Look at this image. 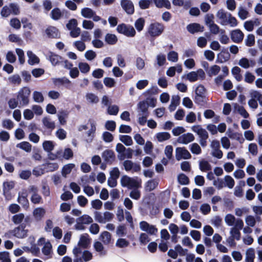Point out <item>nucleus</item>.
<instances>
[{
    "label": "nucleus",
    "instance_id": "f257e3e1",
    "mask_svg": "<svg viewBox=\"0 0 262 262\" xmlns=\"http://www.w3.org/2000/svg\"><path fill=\"white\" fill-rule=\"evenodd\" d=\"M165 26L162 23L155 22L151 23L147 29V33L151 37H156L161 35L164 32Z\"/></svg>",
    "mask_w": 262,
    "mask_h": 262
},
{
    "label": "nucleus",
    "instance_id": "f03ea898",
    "mask_svg": "<svg viewBox=\"0 0 262 262\" xmlns=\"http://www.w3.org/2000/svg\"><path fill=\"white\" fill-rule=\"evenodd\" d=\"M117 31L118 33L127 37H134L136 35V31L134 27L132 26L127 25L124 23L118 25Z\"/></svg>",
    "mask_w": 262,
    "mask_h": 262
},
{
    "label": "nucleus",
    "instance_id": "7ed1b4c3",
    "mask_svg": "<svg viewBox=\"0 0 262 262\" xmlns=\"http://www.w3.org/2000/svg\"><path fill=\"white\" fill-rule=\"evenodd\" d=\"M120 182L121 186L124 187L138 188L140 187V183L139 182L126 175L122 177Z\"/></svg>",
    "mask_w": 262,
    "mask_h": 262
},
{
    "label": "nucleus",
    "instance_id": "20e7f679",
    "mask_svg": "<svg viewBox=\"0 0 262 262\" xmlns=\"http://www.w3.org/2000/svg\"><path fill=\"white\" fill-rule=\"evenodd\" d=\"M31 91L28 87H23L18 93L17 99L23 105H26L29 103V97L30 95Z\"/></svg>",
    "mask_w": 262,
    "mask_h": 262
},
{
    "label": "nucleus",
    "instance_id": "39448f33",
    "mask_svg": "<svg viewBox=\"0 0 262 262\" xmlns=\"http://www.w3.org/2000/svg\"><path fill=\"white\" fill-rule=\"evenodd\" d=\"M176 158L177 160L182 159H189L191 156L185 147H177L176 150Z\"/></svg>",
    "mask_w": 262,
    "mask_h": 262
},
{
    "label": "nucleus",
    "instance_id": "423d86ee",
    "mask_svg": "<svg viewBox=\"0 0 262 262\" xmlns=\"http://www.w3.org/2000/svg\"><path fill=\"white\" fill-rule=\"evenodd\" d=\"M45 33L49 38L58 39L60 38V33L55 27L50 26L45 30Z\"/></svg>",
    "mask_w": 262,
    "mask_h": 262
},
{
    "label": "nucleus",
    "instance_id": "0eeeda50",
    "mask_svg": "<svg viewBox=\"0 0 262 262\" xmlns=\"http://www.w3.org/2000/svg\"><path fill=\"white\" fill-rule=\"evenodd\" d=\"M121 6L128 14H133L135 12L134 4L129 0H121Z\"/></svg>",
    "mask_w": 262,
    "mask_h": 262
},
{
    "label": "nucleus",
    "instance_id": "6e6552de",
    "mask_svg": "<svg viewBox=\"0 0 262 262\" xmlns=\"http://www.w3.org/2000/svg\"><path fill=\"white\" fill-rule=\"evenodd\" d=\"M230 35L232 40L237 43H241L244 37V33L239 29L232 31Z\"/></svg>",
    "mask_w": 262,
    "mask_h": 262
},
{
    "label": "nucleus",
    "instance_id": "1a4fd4ad",
    "mask_svg": "<svg viewBox=\"0 0 262 262\" xmlns=\"http://www.w3.org/2000/svg\"><path fill=\"white\" fill-rule=\"evenodd\" d=\"M28 230H23L19 228L15 227L14 229L9 230L8 233L18 238H24L28 236Z\"/></svg>",
    "mask_w": 262,
    "mask_h": 262
},
{
    "label": "nucleus",
    "instance_id": "9d476101",
    "mask_svg": "<svg viewBox=\"0 0 262 262\" xmlns=\"http://www.w3.org/2000/svg\"><path fill=\"white\" fill-rule=\"evenodd\" d=\"M230 58V54L227 49H223L221 52L217 54L216 62L223 63L228 61Z\"/></svg>",
    "mask_w": 262,
    "mask_h": 262
},
{
    "label": "nucleus",
    "instance_id": "9b49d317",
    "mask_svg": "<svg viewBox=\"0 0 262 262\" xmlns=\"http://www.w3.org/2000/svg\"><path fill=\"white\" fill-rule=\"evenodd\" d=\"M104 161L108 164H112L115 160L116 156L114 152L112 150H106L102 154Z\"/></svg>",
    "mask_w": 262,
    "mask_h": 262
},
{
    "label": "nucleus",
    "instance_id": "f8f14e48",
    "mask_svg": "<svg viewBox=\"0 0 262 262\" xmlns=\"http://www.w3.org/2000/svg\"><path fill=\"white\" fill-rule=\"evenodd\" d=\"M188 31L191 33L194 34L195 33L204 31V27L198 23L190 24L187 26Z\"/></svg>",
    "mask_w": 262,
    "mask_h": 262
},
{
    "label": "nucleus",
    "instance_id": "ddd939ff",
    "mask_svg": "<svg viewBox=\"0 0 262 262\" xmlns=\"http://www.w3.org/2000/svg\"><path fill=\"white\" fill-rule=\"evenodd\" d=\"M194 140V137L191 133H187L182 135L178 139V142L180 143L187 144Z\"/></svg>",
    "mask_w": 262,
    "mask_h": 262
},
{
    "label": "nucleus",
    "instance_id": "4468645a",
    "mask_svg": "<svg viewBox=\"0 0 262 262\" xmlns=\"http://www.w3.org/2000/svg\"><path fill=\"white\" fill-rule=\"evenodd\" d=\"M48 59L50 60L53 66L59 64L62 61V57L52 52H49V55Z\"/></svg>",
    "mask_w": 262,
    "mask_h": 262
},
{
    "label": "nucleus",
    "instance_id": "2eb2a0df",
    "mask_svg": "<svg viewBox=\"0 0 262 262\" xmlns=\"http://www.w3.org/2000/svg\"><path fill=\"white\" fill-rule=\"evenodd\" d=\"M89 235L88 233L82 234L80 236L79 241L78 242V246L83 248L86 249L90 244V239L89 238Z\"/></svg>",
    "mask_w": 262,
    "mask_h": 262
},
{
    "label": "nucleus",
    "instance_id": "dca6fc26",
    "mask_svg": "<svg viewBox=\"0 0 262 262\" xmlns=\"http://www.w3.org/2000/svg\"><path fill=\"white\" fill-rule=\"evenodd\" d=\"M138 109L139 112H141V114H146V116H149V113L148 111V103L147 101H141L138 103Z\"/></svg>",
    "mask_w": 262,
    "mask_h": 262
},
{
    "label": "nucleus",
    "instance_id": "f3484780",
    "mask_svg": "<svg viewBox=\"0 0 262 262\" xmlns=\"http://www.w3.org/2000/svg\"><path fill=\"white\" fill-rule=\"evenodd\" d=\"M112 235L111 233L106 231H103L100 235L99 239L101 241L104 245H108L111 242Z\"/></svg>",
    "mask_w": 262,
    "mask_h": 262
},
{
    "label": "nucleus",
    "instance_id": "a211bd4d",
    "mask_svg": "<svg viewBox=\"0 0 262 262\" xmlns=\"http://www.w3.org/2000/svg\"><path fill=\"white\" fill-rule=\"evenodd\" d=\"M33 214L36 220L40 221L45 216L46 210L42 207H38L33 210Z\"/></svg>",
    "mask_w": 262,
    "mask_h": 262
},
{
    "label": "nucleus",
    "instance_id": "6ab92c4d",
    "mask_svg": "<svg viewBox=\"0 0 262 262\" xmlns=\"http://www.w3.org/2000/svg\"><path fill=\"white\" fill-rule=\"evenodd\" d=\"M208 98L206 95H195L194 98V102L201 106H205L207 102Z\"/></svg>",
    "mask_w": 262,
    "mask_h": 262
},
{
    "label": "nucleus",
    "instance_id": "aec40b11",
    "mask_svg": "<svg viewBox=\"0 0 262 262\" xmlns=\"http://www.w3.org/2000/svg\"><path fill=\"white\" fill-rule=\"evenodd\" d=\"M69 115V112L66 110H60L58 112V118L59 121L61 125L66 124V118H68Z\"/></svg>",
    "mask_w": 262,
    "mask_h": 262
},
{
    "label": "nucleus",
    "instance_id": "412c9836",
    "mask_svg": "<svg viewBox=\"0 0 262 262\" xmlns=\"http://www.w3.org/2000/svg\"><path fill=\"white\" fill-rule=\"evenodd\" d=\"M17 201L23 206V207L25 208L29 207V203L27 199V194L26 192H23L21 195L19 194Z\"/></svg>",
    "mask_w": 262,
    "mask_h": 262
},
{
    "label": "nucleus",
    "instance_id": "4be33fe9",
    "mask_svg": "<svg viewBox=\"0 0 262 262\" xmlns=\"http://www.w3.org/2000/svg\"><path fill=\"white\" fill-rule=\"evenodd\" d=\"M216 16L221 20V24L225 25L227 22V14L223 9H220L218 11Z\"/></svg>",
    "mask_w": 262,
    "mask_h": 262
},
{
    "label": "nucleus",
    "instance_id": "5701e85b",
    "mask_svg": "<svg viewBox=\"0 0 262 262\" xmlns=\"http://www.w3.org/2000/svg\"><path fill=\"white\" fill-rule=\"evenodd\" d=\"M53 83L55 85L59 86L64 84H71L70 80L67 78L63 77L62 78H57L53 79Z\"/></svg>",
    "mask_w": 262,
    "mask_h": 262
},
{
    "label": "nucleus",
    "instance_id": "b1692460",
    "mask_svg": "<svg viewBox=\"0 0 262 262\" xmlns=\"http://www.w3.org/2000/svg\"><path fill=\"white\" fill-rule=\"evenodd\" d=\"M117 41L118 38L115 34L107 33L105 36V41L108 45H114Z\"/></svg>",
    "mask_w": 262,
    "mask_h": 262
},
{
    "label": "nucleus",
    "instance_id": "393cba45",
    "mask_svg": "<svg viewBox=\"0 0 262 262\" xmlns=\"http://www.w3.org/2000/svg\"><path fill=\"white\" fill-rule=\"evenodd\" d=\"M46 172H52L58 169L59 166L57 163H47L42 165Z\"/></svg>",
    "mask_w": 262,
    "mask_h": 262
},
{
    "label": "nucleus",
    "instance_id": "a878e982",
    "mask_svg": "<svg viewBox=\"0 0 262 262\" xmlns=\"http://www.w3.org/2000/svg\"><path fill=\"white\" fill-rule=\"evenodd\" d=\"M42 123L43 125L48 129H54L55 127V123L51 121L49 117H45L42 119Z\"/></svg>",
    "mask_w": 262,
    "mask_h": 262
},
{
    "label": "nucleus",
    "instance_id": "bb28decb",
    "mask_svg": "<svg viewBox=\"0 0 262 262\" xmlns=\"http://www.w3.org/2000/svg\"><path fill=\"white\" fill-rule=\"evenodd\" d=\"M27 54L29 56L28 63L29 64L34 65L39 62V58L31 51L28 52Z\"/></svg>",
    "mask_w": 262,
    "mask_h": 262
},
{
    "label": "nucleus",
    "instance_id": "cd10ccee",
    "mask_svg": "<svg viewBox=\"0 0 262 262\" xmlns=\"http://www.w3.org/2000/svg\"><path fill=\"white\" fill-rule=\"evenodd\" d=\"M116 151L120 154V155L118 156V159L120 160H123L125 159L124 151L126 150L125 147L121 143H118L116 145Z\"/></svg>",
    "mask_w": 262,
    "mask_h": 262
},
{
    "label": "nucleus",
    "instance_id": "c85d7f7f",
    "mask_svg": "<svg viewBox=\"0 0 262 262\" xmlns=\"http://www.w3.org/2000/svg\"><path fill=\"white\" fill-rule=\"evenodd\" d=\"M255 252L253 248H249L246 251V262H254Z\"/></svg>",
    "mask_w": 262,
    "mask_h": 262
},
{
    "label": "nucleus",
    "instance_id": "c756f323",
    "mask_svg": "<svg viewBox=\"0 0 262 262\" xmlns=\"http://www.w3.org/2000/svg\"><path fill=\"white\" fill-rule=\"evenodd\" d=\"M51 15L53 19L57 20L60 18L62 14L59 8H55L51 11Z\"/></svg>",
    "mask_w": 262,
    "mask_h": 262
},
{
    "label": "nucleus",
    "instance_id": "7c9ffc66",
    "mask_svg": "<svg viewBox=\"0 0 262 262\" xmlns=\"http://www.w3.org/2000/svg\"><path fill=\"white\" fill-rule=\"evenodd\" d=\"M158 186V183L155 181L154 180H150L148 181L145 186V189L146 191H151L155 189Z\"/></svg>",
    "mask_w": 262,
    "mask_h": 262
},
{
    "label": "nucleus",
    "instance_id": "2f4dec72",
    "mask_svg": "<svg viewBox=\"0 0 262 262\" xmlns=\"http://www.w3.org/2000/svg\"><path fill=\"white\" fill-rule=\"evenodd\" d=\"M178 181L181 185H188L190 183L189 178L184 173H180L178 175Z\"/></svg>",
    "mask_w": 262,
    "mask_h": 262
},
{
    "label": "nucleus",
    "instance_id": "473e14b6",
    "mask_svg": "<svg viewBox=\"0 0 262 262\" xmlns=\"http://www.w3.org/2000/svg\"><path fill=\"white\" fill-rule=\"evenodd\" d=\"M119 140L126 146H130L133 143L132 137L128 135H120Z\"/></svg>",
    "mask_w": 262,
    "mask_h": 262
},
{
    "label": "nucleus",
    "instance_id": "72a5a7b5",
    "mask_svg": "<svg viewBox=\"0 0 262 262\" xmlns=\"http://www.w3.org/2000/svg\"><path fill=\"white\" fill-rule=\"evenodd\" d=\"M227 134L229 138L232 139H236V140H239L242 135L241 134L234 132L233 130L231 128H229L227 130Z\"/></svg>",
    "mask_w": 262,
    "mask_h": 262
},
{
    "label": "nucleus",
    "instance_id": "f704fd0d",
    "mask_svg": "<svg viewBox=\"0 0 262 262\" xmlns=\"http://www.w3.org/2000/svg\"><path fill=\"white\" fill-rule=\"evenodd\" d=\"M145 25V20L142 17L137 19L135 23V26L138 31H141Z\"/></svg>",
    "mask_w": 262,
    "mask_h": 262
},
{
    "label": "nucleus",
    "instance_id": "c9c22d12",
    "mask_svg": "<svg viewBox=\"0 0 262 262\" xmlns=\"http://www.w3.org/2000/svg\"><path fill=\"white\" fill-rule=\"evenodd\" d=\"M95 14V12L89 8H84L81 10V15L85 18H92Z\"/></svg>",
    "mask_w": 262,
    "mask_h": 262
},
{
    "label": "nucleus",
    "instance_id": "e433bc0d",
    "mask_svg": "<svg viewBox=\"0 0 262 262\" xmlns=\"http://www.w3.org/2000/svg\"><path fill=\"white\" fill-rule=\"evenodd\" d=\"M199 168L202 171H206L211 170V166L208 161L202 160L200 162Z\"/></svg>",
    "mask_w": 262,
    "mask_h": 262
},
{
    "label": "nucleus",
    "instance_id": "4c0bfd02",
    "mask_svg": "<svg viewBox=\"0 0 262 262\" xmlns=\"http://www.w3.org/2000/svg\"><path fill=\"white\" fill-rule=\"evenodd\" d=\"M17 147L23 149L26 152H30L31 150L32 145L28 142L23 141L17 145Z\"/></svg>",
    "mask_w": 262,
    "mask_h": 262
},
{
    "label": "nucleus",
    "instance_id": "58836bf2",
    "mask_svg": "<svg viewBox=\"0 0 262 262\" xmlns=\"http://www.w3.org/2000/svg\"><path fill=\"white\" fill-rule=\"evenodd\" d=\"M24 219V214L23 213H20L13 215L12 217V221L14 224L17 225L23 222Z\"/></svg>",
    "mask_w": 262,
    "mask_h": 262
},
{
    "label": "nucleus",
    "instance_id": "ea45409f",
    "mask_svg": "<svg viewBox=\"0 0 262 262\" xmlns=\"http://www.w3.org/2000/svg\"><path fill=\"white\" fill-rule=\"evenodd\" d=\"M42 146L43 149L46 151L50 152V151H52L53 150L54 145L53 142L51 141H45L42 144Z\"/></svg>",
    "mask_w": 262,
    "mask_h": 262
},
{
    "label": "nucleus",
    "instance_id": "a19ab883",
    "mask_svg": "<svg viewBox=\"0 0 262 262\" xmlns=\"http://www.w3.org/2000/svg\"><path fill=\"white\" fill-rule=\"evenodd\" d=\"M170 137V134L167 132H161L157 134V138L159 142H163L168 140Z\"/></svg>",
    "mask_w": 262,
    "mask_h": 262
},
{
    "label": "nucleus",
    "instance_id": "79ce46f5",
    "mask_svg": "<svg viewBox=\"0 0 262 262\" xmlns=\"http://www.w3.org/2000/svg\"><path fill=\"white\" fill-rule=\"evenodd\" d=\"M129 243L125 238H120L117 239L116 246L120 248H125L128 246Z\"/></svg>",
    "mask_w": 262,
    "mask_h": 262
},
{
    "label": "nucleus",
    "instance_id": "37998d69",
    "mask_svg": "<svg viewBox=\"0 0 262 262\" xmlns=\"http://www.w3.org/2000/svg\"><path fill=\"white\" fill-rule=\"evenodd\" d=\"M94 248L97 252H100V254H105V252L104 251V247L101 242L99 241L95 242L94 243Z\"/></svg>",
    "mask_w": 262,
    "mask_h": 262
},
{
    "label": "nucleus",
    "instance_id": "c03bdc74",
    "mask_svg": "<svg viewBox=\"0 0 262 262\" xmlns=\"http://www.w3.org/2000/svg\"><path fill=\"white\" fill-rule=\"evenodd\" d=\"M78 67L82 73H87L90 70V67L86 62H79L78 64Z\"/></svg>",
    "mask_w": 262,
    "mask_h": 262
},
{
    "label": "nucleus",
    "instance_id": "a18cd8bd",
    "mask_svg": "<svg viewBox=\"0 0 262 262\" xmlns=\"http://www.w3.org/2000/svg\"><path fill=\"white\" fill-rule=\"evenodd\" d=\"M34 101L36 102H42L44 100L43 96L41 92L34 91L33 94Z\"/></svg>",
    "mask_w": 262,
    "mask_h": 262
},
{
    "label": "nucleus",
    "instance_id": "49530a36",
    "mask_svg": "<svg viewBox=\"0 0 262 262\" xmlns=\"http://www.w3.org/2000/svg\"><path fill=\"white\" fill-rule=\"evenodd\" d=\"M52 245L50 242H46L42 248V252L45 255H49L52 251Z\"/></svg>",
    "mask_w": 262,
    "mask_h": 262
},
{
    "label": "nucleus",
    "instance_id": "de8ad7c7",
    "mask_svg": "<svg viewBox=\"0 0 262 262\" xmlns=\"http://www.w3.org/2000/svg\"><path fill=\"white\" fill-rule=\"evenodd\" d=\"M255 44V36L253 34H248L245 39V45L247 47H252Z\"/></svg>",
    "mask_w": 262,
    "mask_h": 262
},
{
    "label": "nucleus",
    "instance_id": "09e8293b",
    "mask_svg": "<svg viewBox=\"0 0 262 262\" xmlns=\"http://www.w3.org/2000/svg\"><path fill=\"white\" fill-rule=\"evenodd\" d=\"M86 98L88 101L92 103H97L99 101L98 96L91 93L86 94Z\"/></svg>",
    "mask_w": 262,
    "mask_h": 262
},
{
    "label": "nucleus",
    "instance_id": "8fccbe9b",
    "mask_svg": "<svg viewBox=\"0 0 262 262\" xmlns=\"http://www.w3.org/2000/svg\"><path fill=\"white\" fill-rule=\"evenodd\" d=\"M30 200L34 204H39L43 203L42 197L38 193L32 194Z\"/></svg>",
    "mask_w": 262,
    "mask_h": 262
},
{
    "label": "nucleus",
    "instance_id": "3c124183",
    "mask_svg": "<svg viewBox=\"0 0 262 262\" xmlns=\"http://www.w3.org/2000/svg\"><path fill=\"white\" fill-rule=\"evenodd\" d=\"M230 234H231V236L236 239L237 241H239L241 239V232L239 230L236 228H232L230 231Z\"/></svg>",
    "mask_w": 262,
    "mask_h": 262
},
{
    "label": "nucleus",
    "instance_id": "603ef678",
    "mask_svg": "<svg viewBox=\"0 0 262 262\" xmlns=\"http://www.w3.org/2000/svg\"><path fill=\"white\" fill-rule=\"evenodd\" d=\"M9 7L11 10V13L13 14L18 15L20 13L19 8L17 4L10 3Z\"/></svg>",
    "mask_w": 262,
    "mask_h": 262
},
{
    "label": "nucleus",
    "instance_id": "864d4df0",
    "mask_svg": "<svg viewBox=\"0 0 262 262\" xmlns=\"http://www.w3.org/2000/svg\"><path fill=\"white\" fill-rule=\"evenodd\" d=\"M10 26L15 29H19L21 27V24L17 18H13L10 21Z\"/></svg>",
    "mask_w": 262,
    "mask_h": 262
},
{
    "label": "nucleus",
    "instance_id": "5fc2aeb1",
    "mask_svg": "<svg viewBox=\"0 0 262 262\" xmlns=\"http://www.w3.org/2000/svg\"><path fill=\"white\" fill-rule=\"evenodd\" d=\"M78 220L84 224H89L93 222L92 218L86 214L79 217Z\"/></svg>",
    "mask_w": 262,
    "mask_h": 262
},
{
    "label": "nucleus",
    "instance_id": "6e6d98bb",
    "mask_svg": "<svg viewBox=\"0 0 262 262\" xmlns=\"http://www.w3.org/2000/svg\"><path fill=\"white\" fill-rule=\"evenodd\" d=\"M168 60L172 62H176L178 60V54L173 51H170L167 55Z\"/></svg>",
    "mask_w": 262,
    "mask_h": 262
},
{
    "label": "nucleus",
    "instance_id": "4d7b16f0",
    "mask_svg": "<svg viewBox=\"0 0 262 262\" xmlns=\"http://www.w3.org/2000/svg\"><path fill=\"white\" fill-rule=\"evenodd\" d=\"M103 82L104 85L108 88L114 87L115 85V80L110 77H105L103 79Z\"/></svg>",
    "mask_w": 262,
    "mask_h": 262
},
{
    "label": "nucleus",
    "instance_id": "13d9d810",
    "mask_svg": "<svg viewBox=\"0 0 262 262\" xmlns=\"http://www.w3.org/2000/svg\"><path fill=\"white\" fill-rule=\"evenodd\" d=\"M221 68L217 65H213L211 67L209 71H208V74L210 76L212 75H216L220 71Z\"/></svg>",
    "mask_w": 262,
    "mask_h": 262
},
{
    "label": "nucleus",
    "instance_id": "bf43d9fd",
    "mask_svg": "<svg viewBox=\"0 0 262 262\" xmlns=\"http://www.w3.org/2000/svg\"><path fill=\"white\" fill-rule=\"evenodd\" d=\"M191 151L196 155H199L201 153L202 150L200 146L196 143H192L190 147Z\"/></svg>",
    "mask_w": 262,
    "mask_h": 262
},
{
    "label": "nucleus",
    "instance_id": "052dcab7",
    "mask_svg": "<svg viewBox=\"0 0 262 262\" xmlns=\"http://www.w3.org/2000/svg\"><path fill=\"white\" fill-rule=\"evenodd\" d=\"M74 166L75 165L72 163L64 165L62 169V174L63 175L69 174L71 172L72 169L74 167Z\"/></svg>",
    "mask_w": 262,
    "mask_h": 262
},
{
    "label": "nucleus",
    "instance_id": "680f3d73",
    "mask_svg": "<svg viewBox=\"0 0 262 262\" xmlns=\"http://www.w3.org/2000/svg\"><path fill=\"white\" fill-rule=\"evenodd\" d=\"M208 27L209 28L210 32L213 34H217L220 31V27L214 22H212L211 24H210Z\"/></svg>",
    "mask_w": 262,
    "mask_h": 262
},
{
    "label": "nucleus",
    "instance_id": "e2e57ef3",
    "mask_svg": "<svg viewBox=\"0 0 262 262\" xmlns=\"http://www.w3.org/2000/svg\"><path fill=\"white\" fill-rule=\"evenodd\" d=\"M116 127V122L114 121H107L105 123V128L106 129L113 132L115 130Z\"/></svg>",
    "mask_w": 262,
    "mask_h": 262
},
{
    "label": "nucleus",
    "instance_id": "0e129e2a",
    "mask_svg": "<svg viewBox=\"0 0 262 262\" xmlns=\"http://www.w3.org/2000/svg\"><path fill=\"white\" fill-rule=\"evenodd\" d=\"M224 179L228 187L232 188L235 184L233 179L230 176H226Z\"/></svg>",
    "mask_w": 262,
    "mask_h": 262
},
{
    "label": "nucleus",
    "instance_id": "69168bd1",
    "mask_svg": "<svg viewBox=\"0 0 262 262\" xmlns=\"http://www.w3.org/2000/svg\"><path fill=\"white\" fill-rule=\"evenodd\" d=\"M225 222L229 226H232L235 221L234 216L231 214H228L225 219Z\"/></svg>",
    "mask_w": 262,
    "mask_h": 262
},
{
    "label": "nucleus",
    "instance_id": "338daca9",
    "mask_svg": "<svg viewBox=\"0 0 262 262\" xmlns=\"http://www.w3.org/2000/svg\"><path fill=\"white\" fill-rule=\"evenodd\" d=\"M200 210L203 214L206 215L210 212L211 207L208 204H203L201 206Z\"/></svg>",
    "mask_w": 262,
    "mask_h": 262
},
{
    "label": "nucleus",
    "instance_id": "774afa93",
    "mask_svg": "<svg viewBox=\"0 0 262 262\" xmlns=\"http://www.w3.org/2000/svg\"><path fill=\"white\" fill-rule=\"evenodd\" d=\"M46 172L45 168L36 167L32 171L33 174L36 177H39L43 174Z\"/></svg>",
    "mask_w": 262,
    "mask_h": 262
}]
</instances>
